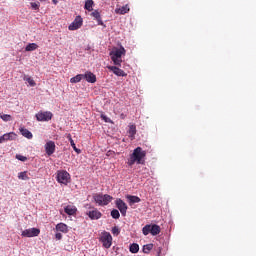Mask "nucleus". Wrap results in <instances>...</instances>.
Wrapping results in <instances>:
<instances>
[{"label":"nucleus","instance_id":"nucleus-1","mask_svg":"<svg viewBox=\"0 0 256 256\" xmlns=\"http://www.w3.org/2000/svg\"><path fill=\"white\" fill-rule=\"evenodd\" d=\"M145 157H147V152L144 151L143 148L137 147L133 150L127 163L129 167H133L135 163H137V165H145Z\"/></svg>","mask_w":256,"mask_h":256},{"label":"nucleus","instance_id":"nucleus-2","mask_svg":"<svg viewBox=\"0 0 256 256\" xmlns=\"http://www.w3.org/2000/svg\"><path fill=\"white\" fill-rule=\"evenodd\" d=\"M127 53V50H125V47L120 46V48H114L110 52L111 60L113 61L114 65H117L118 67H121V63H123L122 56H125Z\"/></svg>","mask_w":256,"mask_h":256},{"label":"nucleus","instance_id":"nucleus-3","mask_svg":"<svg viewBox=\"0 0 256 256\" xmlns=\"http://www.w3.org/2000/svg\"><path fill=\"white\" fill-rule=\"evenodd\" d=\"M93 199L100 207H105V205H108L113 201V197L108 194H94Z\"/></svg>","mask_w":256,"mask_h":256},{"label":"nucleus","instance_id":"nucleus-4","mask_svg":"<svg viewBox=\"0 0 256 256\" xmlns=\"http://www.w3.org/2000/svg\"><path fill=\"white\" fill-rule=\"evenodd\" d=\"M100 241L105 249H110L111 245H113V237L109 232H104L100 237Z\"/></svg>","mask_w":256,"mask_h":256},{"label":"nucleus","instance_id":"nucleus-5","mask_svg":"<svg viewBox=\"0 0 256 256\" xmlns=\"http://www.w3.org/2000/svg\"><path fill=\"white\" fill-rule=\"evenodd\" d=\"M71 179V174L69 172L62 170L57 173V181L58 183H62L63 185H67L69 180Z\"/></svg>","mask_w":256,"mask_h":256},{"label":"nucleus","instance_id":"nucleus-6","mask_svg":"<svg viewBox=\"0 0 256 256\" xmlns=\"http://www.w3.org/2000/svg\"><path fill=\"white\" fill-rule=\"evenodd\" d=\"M115 205L117 209L120 211L121 215L125 217V215H127V209H129L125 201H123L121 198H117L115 201Z\"/></svg>","mask_w":256,"mask_h":256},{"label":"nucleus","instance_id":"nucleus-7","mask_svg":"<svg viewBox=\"0 0 256 256\" xmlns=\"http://www.w3.org/2000/svg\"><path fill=\"white\" fill-rule=\"evenodd\" d=\"M83 26V18L81 16H77L74 21L68 26L69 31H77V29H81Z\"/></svg>","mask_w":256,"mask_h":256},{"label":"nucleus","instance_id":"nucleus-8","mask_svg":"<svg viewBox=\"0 0 256 256\" xmlns=\"http://www.w3.org/2000/svg\"><path fill=\"white\" fill-rule=\"evenodd\" d=\"M37 121H51L53 119V113L49 111H40L36 114Z\"/></svg>","mask_w":256,"mask_h":256},{"label":"nucleus","instance_id":"nucleus-9","mask_svg":"<svg viewBox=\"0 0 256 256\" xmlns=\"http://www.w3.org/2000/svg\"><path fill=\"white\" fill-rule=\"evenodd\" d=\"M41 230L38 228H30L22 231V237H39Z\"/></svg>","mask_w":256,"mask_h":256},{"label":"nucleus","instance_id":"nucleus-10","mask_svg":"<svg viewBox=\"0 0 256 256\" xmlns=\"http://www.w3.org/2000/svg\"><path fill=\"white\" fill-rule=\"evenodd\" d=\"M107 69H109V71H112L114 75H117V77H127V73H125V71L121 70L117 66H107Z\"/></svg>","mask_w":256,"mask_h":256},{"label":"nucleus","instance_id":"nucleus-11","mask_svg":"<svg viewBox=\"0 0 256 256\" xmlns=\"http://www.w3.org/2000/svg\"><path fill=\"white\" fill-rule=\"evenodd\" d=\"M45 151L46 154L48 155V157H51V155H53V153H55V142L54 141H48L45 144Z\"/></svg>","mask_w":256,"mask_h":256},{"label":"nucleus","instance_id":"nucleus-12","mask_svg":"<svg viewBox=\"0 0 256 256\" xmlns=\"http://www.w3.org/2000/svg\"><path fill=\"white\" fill-rule=\"evenodd\" d=\"M15 137H17V134H15V132L6 133L0 136V143H5V141H14Z\"/></svg>","mask_w":256,"mask_h":256},{"label":"nucleus","instance_id":"nucleus-13","mask_svg":"<svg viewBox=\"0 0 256 256\" xmlns=\"http://www.w3.org/2000/svg\"><path fill=\"white\" fill-rule=\"evenodd\" d=\"M83 78L88 83H97V76H95V74H93L91 71H87L85 74H83Z\"/></svg>","mask_w":256,"mask_h":256},{"label":"nucleus","instance_id":"nucleus-14","mask_svg":"<svg viewBox=\"0 0 256 256\" xmlns=\"http://www.w3.org/2000/svg\"><path fill=\"white\" fill-rule=\"evenodd\" d=\"M88 217H90L92 220H97V219H101V217L103 216V214H101V212H99V210L94 209L92 211H89L87 213Z\"/></svg>","mask_w":256,"mask_h":256},{"label":"nucleus","instance_id":"nucleus-15","mask_svg":"<svg viewBox=\"0 0 256 256\" xmlns=\"http://www.w3.org/2000/svg\"><path fill=\"white\" fill-rule=\"evenodd\" d=\"M126 199L130 206L135 205V203H141V198H139L138 196L127 195Z\"/></svg>","mask_w":256,"mask_h":256},{"label":"nucleus","instance_id":"nucleus-16","mask_svg":"<svg viewBox=\"0 0 256 256\" xmlns=\"http://www.w3.org/2000/svg\"><path fill=\"white\" fill-rule=\"evenodd\" d=\"M64 213H66V215H75V213H77V207L68 205L64 208Z\"/></svg>","mask_w":256,"mask_h":256},{"label":"nucleus","instance_id":"nucleus-17","mask_svg":"<svg viewBox=\"0 0 256 256\" xmlns=\"http://www.w3.org/2000/svg\"><path fill=\"white\" fill-rule=\"evenodd\" d=\"M56 231H60V233H68L69 227L65 223H58L56 225Z\"/></svg>","mask_w":256,"mask_h":256},{"label":"nucleus","instance_id":"nucleus-18","mask_svg":"<svg viewBox=\"0 0 256 256\" xmlns=\"http://www.w3.org/2000/svg\"><path fill=\"white\" fill-rule=\"evenodd\" d=\"M151 235H159L161 233V227L157 224L150 225Z\"/></svg>","mask_w":256,"mask_h":256},{"label":"nucleus","instance_id":"nucleus-19","mask_svg":"<svg viewBox=\"0 0 256 256\" xmlns=\"http://www.w3.org/2000/svg\"><path fill=\"white\" fill-rule=\"evenodd\" d=\"M130 9H129V5H125L122 6L121 8H117L115 10V13H117L118 15H125V13H129Z\"/></svg>","mask_w":256,"mask_h":256},{"label":"nucleus","instance_id":"nucleus-20","mask_svg":"<svg viewBox=\"0 0 256 256\" xmlns=\"http://www.w3.org/2000/svg\"><path fill=\"white\" fill-rule=\"evenodd\" d=\"M20 133L23 137H26V139H33V133L27 130V128H20Z\"/></svg>","mask_w":256,"mask_h":256},{"label":"nucleus","instance_id":"nucleus-21","mask_svg":"<svg viewBox=\"0 0 256 256\" xmlns=\"http://www.w3.org/2000/svg\"><path fill=\"white\" fill-rule=\"evenodd\" d=\"M128 133L131 140L135 139V135L137 134V126L130 125Z\"/></svg>","mask_w":256,"mask_h":256},{"label":"nucleus","instance_id":"nucleus-22","mask_svg":"<svg viewBox=\"0 0 256 256\" xmlns=\"http://www.w3.org/2000/svg\"><path fill=\"white\" fill-rule=\"evenodd\" d=\"M67 139L70 141V145L73 148V150L75 151V153H77L79 155V153H81V149L77 148V146L75 145V141H73V138L71 137V134L67 135Z\"/></svg>","mask_w":256,"mask_h":256},{"label":"nucleus","instance_id":"nucleus-23","mask_svg":"<svg viewBox=\"0 0 256 256\" xmlns=\"http://www.w3.org/2000/svg\"><path fill=\"white\" fill-rule=\"evenodd\" d=\"M93 5H95L93 0H86L84 8L86 11H93Z\"/></svg>","mask_w":256,"mask_h":256},{"label":"nucleus","instance_id":"nucleus-24","mask_svg":"<svg viewBox=\"0 0 256 256\" xmlns=\"http://www.w3.org/2000/svg\"><path fill=\"white\" fill-rule=\"evenodd\" d=\"M83 79V74H78L70 79V83H81Z\"/></svg>","mask_w":256,"mask_h":256},{"label":"nucleus","instance_id":"nucleus-25","mask_svg":"<svg viewBox=\"0 0 256 256\" xmlns=\"http://www.w3.org/2000/svg\"><path fill=\"white\" fill-rule=\"evenodd\" d=\"M36 49H39V45H37V43H29L25 47V51H36Z\"/></svg>","mask_w":256,"mask_h":256},{"label":"nucleus","instance_id":"nucleus-26","mask_svg":"<svg viewBox=\"0 0 256 256\" xmlns=\"http://www.w3.org/2000/svg\"><path fill=\"white\" fill-rule=\"evenodd\" d=\"M153 250V244H146L143 246V253H145L146 255H149L151 253V251Z\"/></svg>","mask_w":256,"mask_h":256},{"label":"nucleus","instance_id":"nucleus-27","mask_svg":"<svg viewBox=\"0 0 256 256\" xmlns=\"http://www.w3.org/2000/svg\"><path fill=\"white\" fill-rule=\"evenodd\" d=\"M23 79L24 81H27L30 87H35V85H37V83H35V80H33V78H31L30 76L24 75Z\"/></svg>","mask_w":256,"mask_h":256},{"label":"nucleus","instance_id":"nucleus-28","mask_svg":"<svg viewBox=\"0 0 256 256\" xmlns=\"http://www.w3.org/2000/svg\"><path fill=\"white\" fill-rule=\"evenodd\" d=\"M130 253H139V244L133 243L129 247Z\"/></svg>","mask_w":256,"mask_h":256},{"label":"nucleus","instance_id":"nucleus-29","mask_svg":"<svg viewBox=\"0 0 256 256\" xmlns=\"http://www.w3.org/2000/svg\"><path fill=\"white\" fill-rule=\"evenodd\" d=\"M18 179H20L21 181H29V176L27 175V171L20 172L18 174Z\"/></svg>","mask_w":256,"mask_h":256},{"label":"nucleus","instance_id":"nucleus-30","mask_svg":"<svg viewBox=\"0 0 256 256\" xmlns=\"http://www.w3.org/2000/svg\"><path fill=\"white\" fill-rule=\"evenodd\" d=\"M111 217H112V219H119V217H121V214L119 213V210L113 209L111 211Z\"/></svg>","mask_w":256,"mask_h":256},{"label":"nucleus","instance_id":"nucleus-31","mask_svg":"<svg viewBox=\"0 0 256 256\" xmlns=\"http://www.w3.org/2000/svg\"><path fill=\"white\" fill-rule=\"evenodd\" d=\"M142 233L143 235H149V233H151V225H146L143 227L142 229Z\"/></svg>","mask_w":256,"mask_h":256},{"label":"nucleus","instance_id":"nucleus-32","mask_svg":"<svg viewBox=\"0 0 256 256\" xmlns=\"http://www.w3.org/2000/svg\"><path fill=\"white\" fill-rule=\"evenodd\" d=\"M92 17H95L96 21H101V14L99 13L98 10H95L94 12L91 13Z\"/></svg>","mask_w":256,"mask_h":256},{"label":"nucleus","instance_id":"nucleus-33","mask_svg":"<svg viewBox=\"0 0 256 256\" xmlns=\"http://www.w3.org/2000/svg\"><path fill=\"white\" fill-rule=\"evenodd\" d=\"M0 119L2 121H11V115H9V114H0Z\"/></svg>","mask_w":256,"mask_h":256},{"label":"nucleus","instance_id":"nucleus-34","mask_svg":"<svg viewBox=\"0 0 256 256\" xmlns=\"http://www.w3.org/2000/svg\"><path fill=\"white\" fill-rule=\"evenodd\" d=\"M119 233H121V230H119V227L114 226L112 228V235H115L117 237V235H119Z\"/></svg>","mask_w":256,"mask_h":256},{"label":"nucleus","instance_id":"nucleus-35","mask_svg":"<svg viewBox=\"0 0 256 256\" xmlns=\"http://www.w3.org/2000/svg\"><path fill=\"white\" fill-rule=\"evenodd\" d=\"M101 119H103V121H105V123H113V121L111 120V118L107 117V116L104 115V114L101 115Z\"/></svg>","mask_w":256,"mask_h":256},{"label":"nucleus","instance_id":"nucleus-36","mask_svg":"<svg viewBox=\"0 0 256 256\" xmlns=\"http://www.w3.org/2000/svg\"><path fill=\"white\" fill-rule=\"evenodd\" d=\"M31 7H32V9H35V11H37V10H39L40 4H39V2L38 3L32 2Z\"/></svg>","mask_w":256,"mask_h":256},{"label":"nucleus","instance_id":"nucleus-37","mask_svg":"<svg viewBox=\"0 0 256 256\" xmlns=\"http://www.w3.org/2000/svg\"><path fill=\"white\" fill-rule=\"evenodd\" d=\"M106 157H115V151H112V150L107 151Z\"/></svg>","mask_w":256,"mask_h":256},{"label":"nucleus","instance_id":"nucleus-38","mask_svg":"<svg viewBox=\"0 0 256 256\" xmlns=\"http://www.w3.org/2000/svg\"><path fill=\"white\" fill-rule=\"evenodd\" d=\"M16 159H18V161H27V157L22 155H16Z\"/></svg>","mask_w":256,"mask_h":256},{"label":"nucleus","instance_id":"nucleus-39","mask_svg":"<svg viewBox=\"0 0 256 256\" xmlns=\"http://www.w3.org/2000/svg\"><path fill=\"white\" fill-rule=\"evenodd\" d=\"M55 238L57 239V241H61L63 239V234L61 233H56L55 234Z\"/></svg>","mask_w":256,"mask_h":256},{"label":"nucleus","instance_id":"nucleus-40","mask_svg":"<svg viewBox=\"0 0 256 256\" xmlns=\"http://www.w3.org/2000/svg\"><path fill=\"white\" fill-rule=\"evenodd\" d=\"M52 3H54V5H57V3H59V0H52Z\"/></svg>","mask_w":256,"mask_h":256},{"label":"nucleus","instance_id":"nucleus-41","mask_svg":"<svg viewBox=\"0 0 256 256\" xmlns=\"http://www.w3.org/2000/svg\"><path fill=\"white\" fill-rule=\"evenodd\" d=\"M98 25H103V20H101V18L100 21H98Z\"/></svg>","mask_w":256,"mask_h":256},{"label":"nucleus","instance_id":"nucleus-42","mask_svg":"<svg viewBox=\"0 0 256 256\" xmlns=\"http://www.w3.org/2000/svg\"><path fill=\"white\" fill-rule=\"evenodd\" d=\"M40 1H45V0H40Z\"/></svg>","mask_w":256,"mask_h":256}]
</instances>
